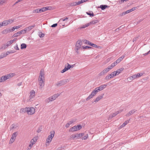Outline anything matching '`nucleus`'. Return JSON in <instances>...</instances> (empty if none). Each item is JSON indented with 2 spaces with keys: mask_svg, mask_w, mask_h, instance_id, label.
Wrapping results in <instances>:
<instances>
[{
  "mask_svg": "<svg viewBox=\"0 0 150 150\" xmlns=\"http://www.w3.org/2000/svg\"><path fill=\"white\" fill-rule=\"evenodd\" d=\"M44 71L41 69L40 72V76L38 79L39 84L41 88L44 85L45 77Z\"/></svg>",
  "mask_w": 150,
  "mask_h": 150,
  "instance_id": "1",
  "label": "nucleus"
},
{
  "mask_svg": "<svg viewBox=\"0 0 150 150\" xmlns=\"http://www.w3.org/2000/svg\"><path fill=\"white\" fill-rule=\"evenodd\" d=\"M26 112L28 115H33L35 112V109L33 107H26L25 108Z\"/></svg>",
  "mask_w": 150,
  "mask_h": 150,
  "instance_id": "2",
  "label": "nucleus"
},
{
  "mask_svg": "<svg viewBox=\"0 0 150 150\" xmlns=\"http://www.w3.org/2000/svg\"><path fill=\"white\" fill-rule=\"evenodd\" d=\"M59 96V93L55 94L46 99L45 100V101L47 103H49L55 100Z\"/></svg>",
  "mask_w": 150,
  "mask_h": 150,
  "instance_id": "3",
  "label": "nucleus"
},
{
  "mask_svg": "<svg viewBox=\"0 0 150 150\" xmlns=\"http://www.w3.org/2000/svg\"><path fill=\"white\" fill-rule=\"evenodd\" d=\"M51 134L49 135L48 138H47L46 140V143H50L52 139V138L54 137V134L55 132H51ZM47 145V144H46V145Z\"/></svg>",
  "mask_w": 150,
  "mask_h": 150,
  "instance_id": "4",
  "label": "nucleus"
},
{
  "mask_svg": "<svg viewBox=\"0 0 150 150\" xmlns=\"http://www.w3.org/2000/svg\"><path fill=\"white\" fill-rule=\"evenodd\" d=\"M82 128V126L80 125H78L77 126H75L71 128L69 130V131H79Z\"/></svg>",
  "mask_w": 150,
  "mask_h": 150,
  "instance_id": "5",
  "label": "nucleus"
},
{
  "mask_svg": "<svg viewBox=\"0 0 150 150\" xmlns=\"http://www.w3.org/2000/svg\"><path fill=\"white\" fill-rule=\"evenodd\" d=\"M82 136V134H79L71 135L70 137L71 139H77V138Z\"/></svg>",
  "mask_w": 150,
  "mask_h": 150,
  "instance_id": "6",
  "label": "nucleus"
},
{
  "mask_svg": "<svg viewBox=\"0 0 150 150\" xmlns=\"http://www.w3.org/2000/svg\"><path fill=\"white\" fill-rule=\"evenodd\" d=\"M35 95V92L33 90H32L30 92V95L29 96V101L31 102L33 100V98L34 97Z\"/></svg>",
  "mask_w": 150,
  "mask_h": 150,
  "instance_id": "7",
  "label": "nucleus"
},
{
  "mask_svg": "<svg viewBox=\"0 0 150 150\" xmlns=\"http://www.w3.org/2000/svg\"><path fill=\"white\" fill-rule=\"evenodd\" d=\"M107 86V84H103L102 85H100L98 87H96V88L97 89V90L98 91V92L100 91H101V90H103V89H104L105 88H106V87Z\"/></svg>",
  "mask_w": 150,
  "mask_h": 150,
  "instance_id": "8",
  "label": "nucleus"
},
{
  "mask_svg": "<svg viewBox=\"0 0 150 150\" xmlns=\"http://www.w3.org/2000/svg\"><path fill=\"white\" fill-rule=\"evenodd\" d=\"M76 119H75L71 120L66 125V127L67 128L70 125H72L74 122H76Z\"/></svg>",
  "mask_w": 150,
  "mask_h": 150,
  "instance_id": "9",
  "label": "nucleus"
},
{
  "mask_svg": "<svg viewBox=\"0 0 150 150\" xmlns=\"http://www.w3.org/2000/svg\"><path fill=\"white\" fill-rule=\"evenodd\" d=\"M108 71V69H107V68H105L98 74V75L99 76H103Z\"/></svg>",
  "mask_w": 150,
  "mask_h": 150,
  "instance_id": "10",
  "label": "nucleus"
},
{
  "mask_svg": "<svg viewBox=\"0 0 150 150\" xmlns=\"http://www.w3.org/2000/svg\"><path fill=\"white\" fill-rule=\"evenodd\" d=\"M125 54L123 55L121 57H120L118 59H117L115 62L116 63V64H117V63L120 62L125 57Z\"/></svg>",
  "mask_w": 150,
  "mask_h": 150,
  "instance_id": "11",
  "label": "nucleus"
},
{
  "mask_svg": "<svg viewBox=\"0 0 150 150\" xmlns=\"http://www.w3.org/2000/svg\"><path fill=\"white\" fill-rule=\"evenodd\" d=\"M38 138V137L36 136L34 137L31 140L30 143L33 144V145L34 144L37 142Z\"/></svg>",
  "mask_w": 150,
  "mask_h": 150,
  "instance_id": "12",
  "label": "nucleus"
},
{
  "mask_svg": "<svg viewBox=\"0 0 150 150\" xmlns=\"http://www.w3.org/2000/svg\"><path fill=\"white\" fill-rule=\"evenodd\" d=\"M82 41L81 40H78L76 44V47H81L82 45Z\"/></svg>",
  "mask_w": 150,
  "mask_h": 150,
  "instance_id": "13",
  "label": "nucleus"
},
{
  "mask_svg": "<svg viewBox=\"0 0 150 150\" xmlns=\"http://www.w3.org/2000/svg\"><path fill=\"white\" fill-rule=\"evenodd\" d=\"M136 110H132L131 111H130L129 112L127 113L126 115V116L127 117H129L131 115L133 114V113H134L136 111Z\"/></svg>",
  "mask_w": 150,
  "mask_h": 150,
  "instance_id": "14",
  "label": "nucleus"
},
{
  "mask_svg": "<svg viewBox=\"0 0 150 150\" xmlns=\"http://www.w3.org/2000/svg\"><path fill=\"white\" fill-rule=\"evenodd\" d=\"M9 33H10L9 28H6L3 30L1 32L3 34H6Z\"/></svg>",
  "mask_w": 150,
  "mask_h": 150,
  "instance_id": "15",
  "label": "nucleus"
},
{
  "mask_svg": "<svg viewBox=\"0 0 150 150\" xmlns=\"http://www.w3.org/2000/svg\"><path fill=\"white\" fill-rule=\"evenodd\" d=\"M17 126V124H16L12 125L10 127V130L13 131L14 130V129L15 128H16Z\"/></svg>",
  "mask_w": 150,
  "mask_h": 150,
  "instance_id": "16",
  "label": "nucleus"
},
{
  "mask_svg": "<svg viewBox=\"0 0 150 150\" xmlns=\"http://www.w3.org/2000/svg\"><path fill=\"white\" fill-rule=\"evenodd\" d=\"M124 68L122 67L117 70L116 71H115L116 75H118L120 73H121V72L124 70Z\"/></svg>",
  "mask_w": 150,
  "mask_h": 150,
  "instance_id": "17",
  "label": "nucleus"
},
{
  "mask_svg": "<svg viewBox=\"0 0 150 150\" xmlns=\"http://www.w3.org/2000/svg\"><path fill=\"white\" fill-rule=\"evenodd\" d=\"M116 64L115 62H114L112 63L110 66H109L108 68H107V69H108V70L109 71L111 69H112L113 67L115 66Z\"/></svg>",
  "mask_w": 150,
  "mask_h": 150,
  "instance_id": "18",
  "label": "nucleus"
},
{
  "mask_svg": "<svg viewBox=\"0 0 150 150\" xmlns=\"http://www.w3.org/2000/svg\"><path fill=\"white\" fill-rule=\"evenodd\" d=\"M16 40V39H14L13 40H11L10 41L8 42L6 44V46L7 47H8L10 45L13 43L14 41Z\"/></svg>",
  "mask_w": 150,
  "mask_h": 150,
  "instance_id": "19",
  "label": "nucleus"
},
{
  "mask_svg": "<svg viewBox=\"0 0 150 150\" xmlns=\"http://www.w3.org/2000/svg\"><path fill=\"white\" fill-rule=\"evenodd\" d=\"M98 91L95 88V89L91 92V95L93 97L97 93Z\"/></svg>",
  "mask_w": 150,
  "mask_h": 150,
  "instance_id": "20",
  "label": "nucleus"
},
{
  "mask_svg": "<svg viewBox=\"0 0 150 150\" xmlns=\"http://www.w3.org/2000/svg\"><path fill=\"white\" fill-rule=\"evenodd\" d=\"M70 67H69L68 65L67 66L65 67L63 69V70L61 71V73H63L64 72H65L66 71L69 69L70 68Z\"/></svg>",
  "mask_w": 150,
  "mask_h": 150,
  "instance_id": "21",
  "label": "nucleus"
},
{
  "mask_svg": "<svg viewBox=\"0 0 150 150\" xmlns=\"http://www.w3.org/2000/svg\"><path fill=\"white\" fill-rule=\"evenodd\" d=\"M119 114V112L117 111L113 113L112 114L110 115L109 116V118L110 119H111L113 117H114L116 116L117 115Z\"/></svg>",
  "mask_w": 150,
  "mask_h": 150,
  "instance_id": "22",
  "label": "nucleus"
},
{
  "mask_svg": "<svg viewBox=\"0 0 150 150\" xmlns=\"http://www.w3.org/2000/svg\"><path fill=\"white\" fill-rule=\"evenodd\" d=\"M130 120V119H129L128 120L126 121L124 123L122 124L121 126H120V127L121 128H122L124 127L129 122Z\"/></svg>",
  "mask_w": 150,
  "mask_h": 150,
  "instance_id": "23",
  "label": "nucleus"
},
{
  "mask_svg": "<svg viewBox=\"0 0 150 150\" xmlns=\"http://www.w3.org/2000/svg\"><path fill=\"white\" fill-rule=\"evenodd\" d=\"M90 44H89V45H90L92 47H95V48H100V47L99 46H98L94 44L93 43H92L91 42V43H90Z\"/></svg>",
  "mask_w": 150,
  "mask_h": 150,
  "instance_id": "24",
  "label": "nucleus"
},
{
  "mask_svg": "<svg viewBox=\"0 0 150 150\" xmlns=\"http://www.w3.org/2000/svg\"><path fill=\"white\" fill-rule=\"evenodd\" d=\"M17 135V132H15L12 134L11 138H12L13 139L15 140Z\"/></svg>",
  "mask_w": 150,
  "mask_h": 150,
  "instance_id": "25",
  "label": "nucleus"
},
{
  "mask_svg": "<svg viewBox=\"0 0 150 150\" xmlns=\"http://www.w3.org/2000/svg\"><path fill=\"white\" fill-rule=\"evenodd\" d=\"M64 82L62 80L61 81H59L57 83V85L58 86H61L62 85H64Z\"/></svg>",
  "mask_w": 150,
  "mask_h": 150,
  "instance_id": "26",
  "label": "nucleus"
},
{
  "mask_svg": "<svg viewBox=\"0 0 150 150\" xmlns=\"http://www.w3.org/2000/svg\"><path fill=\"white\" fill-rule=\"evenodd\" d=\"M35 26V25H33L29 26L28 27L26 28V29H27V31H29L32 29Z\"/></svg>",
  "mask_w": 150,
  "mask_h": 150,
  "instance_id": "27",
  "label": "nucleus"
},
{
  "mask_svg": "<svg viewBox=\"0 0 150 150\" xmlns=\"http://www.w3.org/2000/svg\"><path fill=\"white\" fill-rule=\"evenodd\" d=\"M15 75V73H10V74H8L6 75L7 77H8V79L13 77Z\"/></svg>",
  "mask_w": 150,
  "mask_h": 150,
  "instance_id": "28",
  "label": "nucleus"
},
{
  "mask_svg": "<svg viewBox=\"0 0 150 150\" xmlns=\"http://www.w3.org/2000/svg\"><path fill=\"white\" fill-rule=\"evenodd\" d=\"M109 75L110 76V78H112L114 77V76H115L117 75H116V74L115 72V71H114L113 72H112Z\"/></svg>",
  "mask_w": 150,
  "mask_h": 150,
  "instance_id": "29",
  "label": "nucleus"
},
{
  "mask_svg": "<svg viewBox=\"0 0 150 150\" xmlns=\"http://www.w3.org/2000/svg\"><path fill=\"white\" fill-rule=\"evenodd\" d=\"M2 23L3 26H6L8 25V21L7 20L4 21Z\"/></svg>",
  "mask_w": 150,
  "mask_h": 150,
  "instance_id": "30",
  "label": "nucleus"
},
{
  "mask_svg": "<svg viewBox=\"0 0 150 150\" xmlns=\"http://www.w3.org/2000/svg\"><path fill=\"white\" fill-rule=\"evenodd\" d=\"M108 7V6L105 5H102L100 6V8L102 10H104Z\"/></svg>",
  "mask_w": 150,
  "mask_h": 150,
  "instance_id": "31",
  "label": "nucleus"
},
{
  "mask_svg": "<svg viewBox=\"0 0 150 150\" xmlns=\"http://www.w3.org/2000/svg\"><path fill=\"white\" fill-rule=\"evenodd\" d=\"M1 78H2V80L3 82L8 79V77H7L6 75L4 76H2L1 77Z\"/></svg>",
  "mask_w": 150,
  "mask_h": 150,
  "instance_id": "32",
  "label": "nucleus"
},
{
  "mask_svg": "<svg viewBox=\"0 0 150 150\" xmlns=\"http://www.w3.org/2000/svg\"><path fill=\"white\" fill-rule=\"evenodd\" d=\"M33 13H41V10L39 8H37L35 10H34L33 11Z\"/></svg>",
  "mask_w": 150,
  "mask_h": 150,
  "instance_id": "33",
  "label": "nucleus"
},
{
  "mask_svg": "<svg viewBox=\"0 0 150 150\" xmlns=\"http://www.w3.org/2000/svg\"><path fill=\"white\" fill-rule=\"evenodd\" d=\"M102 98V96H99L97 97L96 98V100H94V102H96L99 101L100 99Z\"/></svg>",
  "mask_w": 150,
  "mask_h": 150,
  "instance_id": "34",
  "label": "nucleus"
},
{
  "mask_svg": "<svg viewBox=\"0 0 150 150\" xmlns=\"http://www.w3.org/2000/svg\"><path fill=\"white\" fill-rule=\"evenodd\" d=\"M33 144L30 143V144L26 148V150H30L33 147Z\"/></svg>",
  "mask_w": 150,
  "mask_h": 150,
  "instance_id": "35",
  "label": "nucleus"
},
{
  "mask_svg": "<svg viewBox=\"0 0 150 150\" xmlns=\"http://www.w3.org/2000/svg\"><path fill=\"white\" fill-rule=\"evenodd\" d=\"M27 46L25 44L22 43L21 45V49H24Z\"/></svg>",
  "mask_w": 150,
  "mask_h": 150,
  "instance_id": "36",
  "label": "nucleus"
},
{
  "mask_svg": "<svg viewBox=\"0 0 150 150\" xmlns=\"http://www.w3.org/2000/svg\"><path fill=\"white\" fill-rule=\"evenodd\" d=\"M89 25H90V23H87L85 25H82L81 27L80 28V29H81L82 28H85L87 27H88V26H89Z\"/></svg>",
  "mask_w": 150,
  "mask_h": 150,
  "instance_id": "37",
  "label": "nucleus"
},
{
  "mask_svg": "<svg viewBox=\"0 0 150 150\" xmlns=\"http://www.w3.org/2000/svg\"><path fill=\"white\" fill-rule=\"evenodd\" d=\"M7 0H0V6H2L4 4L6 3Z\"/></svg>",
  "mask_w": 150,
  "mask_h": 150,
  "instance_id": "38",
  "label": "nucleus"
},
{
  "mask_svg": "<svg viewBox=\"0 0 150 150\" xmlns=\"http://www.w3.org/2000/svg\"><path fill=\"white\" fill-rule=\"evenodd\" d=\"M21 34L20 31H18V32L15 33L13 35V37H16L18 36L19 35Z\"/></svg>",
  "mask_w": 150,
  "mask_h": 150,
  "instance_id": "39",
  "label": "nucleus"
},
{
  "mask_svg": "<svg viewBox=\"0 0 150 150\" xmlns=\"http://www.w3.org/2000/svg\"><path fill=\"white\" fill-rule=\"evenodd\" d=\"M69 5L71 6H74L77 5L76 2H73L69 4Z\"/></svg>",
  "mask_w": 150,
  "mask_h": 150,
  "instance_id": "40",
  "label": "nucleus"
},
{
  "mask_svg": "<svg viewBox=\"0 0 150 150\" xmlns=\"http://www.w3.org/2000/svg\"><path fill=\"white\" fill-rule=\"evenodd\" d=\"M83 42L84 44H87L88 45H89V44H90V43H91V42H90L89 41H88L87 40H84L83 41Z\"/></svg>",
  "mask_w": 150,
  "mask_h": 150,
  "instance_id": "41",
  "label": "nucleus"
},
{
  "mask_svg": "<svg viewBox=\"0 0 150 150\" xmlns=\"http://www.w3.org/2000/svg\"><path fill=\"white\" fill-rule=\"evenodd\" d=\"M98 22V20H94L92 21L91 22H90L91 24H95L97 23Z\"/></svg>",
  "mask_w": 150,
  "mask_h": 150,
  "instance_id": "42",
  "label": "nucleus"
},
{
  "mask_svg": "<svg viewBox=\"0 0 150 150\" xmlns=\"http://www.w3.org/2000/svg\"><path fill=\"white\" fill-rule=\"evenodd\" d=\"M27 29H26V28L24 30H22L21 31H20V32L21 34H25L26 33L27 31Z\"/></svg>",
  "mask_w": 150,
  "mask_h": 150,
  "instance_id": "43",
  "label": "nucleus"
},
{
  "mask_svg": "<svg viewBox=\"0 0 150 150\" xmlns=\"http://www.w3.org/2000/svg\"><path fill=\"white\" fill-rule=\"evenodd\" d=\"M8 21V24L10 23L11 24L13 22L14 20L11 19H9L7 20Z\"/></svg>",
  "mask_w": 150,
  "mask_h": 150,
  "instance_id": "44",
  "label": "nucleus"
},
{
  "mask_svg": "<svg viewBox=\"0 0 150 150\" xmlns=\"http://www.w3.org/2000/svg\"><path fill=\"white\" fill-rule=\"evenodd\" d=\"M68 19V18L67 17H66L65 18H61L60 20V21H67Z\"/></svg>",
  "mask_w": 150,
  "mask_h": 150,
  "instance_id": "45",
  "label": "nucleus"
},
{
  "mask_svg": "<svg viewBox=\"0 0 150 150\" xmlns=\"http://www.w3.org/2000/svg\"><path fill=\"white\" fill-rule=\"evenodd\" d=\"M5 57L6 56L5 55L4 53H2L0 55V59L3 58L4 57Z\"/></svg>",
  "mask_w": 150,
  "mask_h": 150,
  "instance_id": "46",
  "label": "nucleus"
},
{
  "mask_svg": "<svg viewBox=\"0 0 150 150\" xmlns=\"http://www.w3.org/2000/svg\"><path fill=\"white\" fill-rule=\"evenodd\" d=\"M83 2H84V0H81L79 1H78L77 2V5H79L80 4L83 3Z\"/></svg>",
  "mask_w": 150,
  "mask_h": 150,
  "instance_id": "47",
  "label": "nucleus"
},
{
  "mask_svg": "<svg viewBox=\"0 0 150 150\" xmlns=\"http://www.w3.org/2000/svg\"><path fill=\"white\" fill-rule=\"evenodd\" d=\"M93 97L91 94L86 98V100H90L91 98H92Z\"/></svg>",
  "mask_w": 150,
  "mask_h": 150,
  "instance_id": "48",
  "label": "nucleus"
},
{
  "mask_svg": "<svg viewBox=\"0 0 150 150\" xmlns=\"http://www.w3.org/2000/svg\"><path fill=\"white\" fill-rule=\"evenodd\" d=\"M83 49H86L87 48H92L91 47H90L89 46H86L85 47L83 46Z\"/></svg>",
  "mask_w": 150,
  "mask_h": 150,
  "instance_id": "49",
  "label": "nucleus"
},
{
  "mask_svg": "<svg viewBox=\"0 0 150 150\" xmlns=\"http://www.w3.org/2000/svg\"><path fill=\"white\" fill-rule=\"evenodd\" d=\"M14 141H15V140L13 139L12 138H11V139L9 141V144H11L12 143H13L14 142Z\"/></svg>",
  "mask_w": 150,
  "mask_h": 150,
  "instance_id": "50",
  "label": "nucleus"
},
{
  "mask_svg": "<svg viewBox=\"0 0 150 150\" xmlns=\"http://www.w3.org/2000/svg\"><path fill=\"white\" fill-rule=\"evenodd\" d=\"M127 80L128 81H131L133 80V79L131 76L128 78Z\"/></svg>",
  "mask_w": 150,
  "mask_h": 150,
  "instance_id": "51",
  "label": "nucleus"
},
{
  "mask_svg": "<svg viewBox=\"0 0 150 150\" xmlns=\"http://www.w3.org/2000/svg\"><path fill=\"white\" fill-rule=\"evenodd\" d=\"M15 27H12L11 29L9 28V30L10 31V32H13L15 30Z\"/></svg>",
  "mask_w": 150,
  "mask_h": 150,
  "instance_id": "52",
  "label": "nucleus"
},
{
  "mask_svg": "<svg viewBox=\"0 0 150 150\" xmlns=\"http://www.w3.org/2000/svg\"><path fill=\"white\" fill-rule=\"evenodd\" d=\"M62 81L64 82V83H63L64 85L66 83H67L69 81L67 79H64V80H63Z\"/></svg>",
  "mask_w": 150,
  "mask_h": 150,
  "instance_id": "53",
  "label": "nucleus"
},
{
  "mask_svg": "<svg viewBox=\"0 0 150 150\" xmlns=\"http://www.w3.org/2000/svg\"><path fill=\"white\" fill-rule=\"evenodd\" d=\"M46 11L51 9V7L50 6H46L45 7Z\"/></svg>",
  "mask_w": 150,
  "mask_h": 150,
  "instance_id": "54",
  "label": "nucleus"
},
{
  "mask_svg": "<svg viewBox=\"0 0 150 150\" xmlns=\"http://www.w3.org/2000/svg\"><path fill=\"white\" fill-rule=\"evenodd\" d=\"M110 75H109V76H107L105 77V79L106 80H108V79H110L111 78H110Z\"/></svg>",
  "mask_w": 150,
  "mask_h": 150,
  "instance_id": "55",
  "label": "nucleus"
},
{
  "mask_svg": "<svg viewBox=\"0 0 150 150\" xmlns=\"http://www.w3.org/2000/svg\"><path fill=\"white\" fill-rule=\"evenodd\" d=\"M22 27L21 25H19L18 26H14V27H15V29H18L19 28H20V27Z\"/></svg>",
  "mask_w": 150,
  "mask_h": 150,
  "instance_id": "56",
  "label": "nucleus"
},
{
  "mask_svg": "<svg viewBox=\"0 0 150 150\" xmlns=\"http://www.w3.org/2000/svg\"><path fill=\"white\" fill-rule=\"evenodd\" d=\"M87 13L88 15H90V16H94V14L93 13H89L88 12H87Z\"/></svg>",
  "mask_w": 150,
  "mask_h": 150,
  "instance_id": "57",
  "label": "nucleus"
},
{
  "mask_svg": "<svg viewBox=\"0 0 150 150\" xmlns=\"http://www.w3.org/2000/svg\"><path fill=\"white\" fill-rule=\"evenodd\" d=\"M25 108L21 109L20 110L21 112H26V109L25 110Z\"/></svg>",
  "mask_w": 150,
  "mask_h": 150,
  "instance_id": "58",
  "label": "nucleus"
},
{
  "mask_svg": "<svg viewBox=\"0 0 150 150\" xmlns=\"http://www.w3.org/2000/svg\"><path fill=\"white\" fill-rule=\"evenodd\" d=\"M133 79V80L134 79H135L137 78V76H136V74L133 75L132 76H131Z\"/></svg>",
  "mask_w": 150,
  "mask_h": 150,
  "instance_id": "59",
  "label": "nucleus"
},
{
  "mask_svg": "<svg viewBox=\"0 0 150 150\" xmlns=\"http://www.w3.org/2000/svg\"><path fill=\"white\" fill-rule=\"evenodd\" d=\"M142 75V74H141L140 73H138L137 74H136V76H137V78L141 76Z\"/></svg>",
  "mask_w": 150,
  "mask_h": 150,
  "instance_id": "60",
  "label": "nucleus"
},
{
  "mask_svg": "<svg viewBox=\"0 0 150 150\" xmlns=\"http://www.w3.org/2000/svg\"><path fill=\"white\" fill-rule=\"evenodd\" d=\"M40 9L41 10V12H44L46 11L45 7H43L42 8H40Z\"/></svg>",
  "mask_w": 150,
  "mask_h": 150,
  "instance_id": "61",
  "label": "nucleus"
},
{
  "mask_svg": "<svg viewBox=\"0 0 150 150\" xmlns=\"http://www.w3.org/2000/svg\"><path fill=\"white\" fill-rule=\"evenodd\" d=\"M10 53H11V52H10L8 51L7 52H6L5 53H4V54L5 56L6 57Z\"/></svg>",
  "mask_w": 150,
  "mask_h": 150,
  "instance_id": "62",
  "label": "nucleus"
},
{
  "mask_svg": "<svg viewBox=\"0 0 150 150\" xmlns=\"http://www.w3.org/2000/svg\"><path fill=\"white\" fill-rule=\"evenodd\" d=\"M57 25V23H55L52 25L51 27L52 28L55 27Z\"/></svg>",
  "mask_w": 150,
  "mask_h": 150,
  "instance_id": "63",
  "label": "nucleus"
},
{
  "mask_svg": "<svg viewBox=\"0 0 150 150\" xmlns=\"http://www.w3.org/2000/svg\"><path fill=\"white\" fill-rule=\"evenodd\" d=\"M14 48L15 49L17 50H19V48L18 47V46L17 45L16 46L14 47Z\"/></svg>",
  "mask_w": 150,
  "mask_h": 150,
  "instance_id": "64",
  "label": "nucleus"
}]
</instances>
